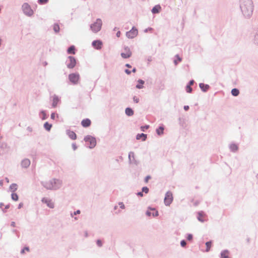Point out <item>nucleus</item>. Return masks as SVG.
Returning a JSON list of instances; mask_svg holds the SVG:
<instances>
[{"instance_id":"5","label":"nucleus","mask_w":258,"mask_h":258,"mask_svg":"<svg viewBox=\"0 0 258 258\" xmlns=\"http://www.w3.org/2000/svg\"><path fill=\"white\" fill-rule=\"evenodd\" d=\"M84 140L86 142L89 143L90 145L88 146V147L90 149H92V148H94L96 145V140L95 138H94L91 136L87 135V136H85L84 139Z\"/></svg>"},{"instance_id":"61","label":"nucleus","mask_w":258,"mask_h":258,"mask_svg":"<svg viewBox=\"0 0 258 258\" xmlns=\"http://www.w3.org/2000/svg\"><path fill=\"white\" fill-rule=\"evenodd\" d=\"M55 118V113H52L51 114V118L52 119H54Z\"/></svg>"},{"instance_id":"4","label":"nucleus","mask_w":258,"mask_h":258,"mask_svg":"<svg viewBox=\"0 0 258 258\" xmlns=\"http://www.w3.org/2000/svg\"><path fill=\"white\" fill-rule=\"evenodd\" d=\"M102 24L101 20L97 19L95 23L91 25L90 28L94 32L97 33L101 30Z\"/></svg>"},{"instance_id":"9","label":"nucleus","mask_w":258,"mask_h":258,"mask_svg":"<svg viewBox=\"0 0 258 258\" xmlns=\"http://www.w3.org/2000/svg\"><path fill=\"white\" fill-rule=\"evenodd\" d=\"M138 33L137 29L135 27H133L132 29L126 33V36L128 38H135Z\"/></svg>"},{"instance_id":"25","label":"nucleus","mask_w":258,"mask_h":258,"mask_svg":"<svg viewBox=\"0 0 258 258\" xmlns=\"http://www.w3.org/2000/svg\"><path fill=\"white\" fill-rule=\"evenodd\" d=\"M67 52L69 54H75V46L74 45H72V46H70L67 50Z\"/></svg>"},{"instance_id":"16","label":"nucleus","mask_w":258,"mask_h":258,"mask_svg":"<svg viewBox=\"0 0 258 258\" xmlns=\"http://www.w3.org/2000/svg\"><path fill=\"white\" fill-rule=\"evenodd\" d=\"M220 258H230L229 256V251L226 249L221 252Z\"/></svg>"},{"instance_id":"20","label":"nucleus","mask_w":258,"mask_h":258,"mask_svg":"<svg viewBox=\"0 0 258 258\" xmlns=\"http://www.w3.org/2000/svg\"><path fill=\"white\" fill-rule=\"evenodd\" d=\"M147 136L146 134H143V133L138 134L136 136V139L137 140H140L141 138H142V141H145L146 140V139H147Z\"/></svg>"},{"instance_id":"55","label":"nucleus","mask_w":258,"mask_h":258,"mask_svg":"<svg viewBox=\"0 0 258 258\" xmlns=\"http://www.w3.org/2000/svg\"><path fill=\"white\" fill-rule=\"evenodd\" d=\"M81 213L80 210H78L74 212V215H76L77 214H79Z\"/></svg>"},{"instance_id":"41","label":"nucleus","mask_w":258,"mask_h":258,"mask_svg":"<svg viewBox=\"0 0 258 258\" xmlns=\"http://www.w3.org/2000/svg\"><path fill=\"white\" fill-rule=\"evenodd\" d=\"M29 251V248L28 247H25L23 249H22L21 250V254H23L25 252V251Z\"/></svg>"},{"instance_id":"46","label":"nucleus","mask_w":258,"mask_h":258,"mask_svg":"<svg viewBox=\"0 0 258 258\" xmlns=\"http://www.w3.org/2000/svg\"><path fill=\"white\" fill-rule=\"evenodd\" d=\"M118 205L120 206V208H121L122 209H123L125 208L124 205L122 202H119Z\"/></svg>"},{"instance_id":"57","label":"nucleus","mask_w":258,"mask_h":258,"mask_svg":"<svg viewBox=\"0 0 258 258\" xmlns=\"http://www.w3.org/2000/svg\"><path fill=\"white\" fill-rule=\"evenodd\" d=\"M137 195L140 197H143V192L142 191L138 192L137 193Z\"/></svg>"},{"instance_id":"11","label":"nucleus","mask_w":258,"mask_h":258,"mask_svg":"<svg viewBox=\"0 0 258 258\" xmlns=\"http://www.w3.org/2000/svg\"><path fill=\"white\" fill-rule=\"evenodd\" d=\"M41 201L43 203H45L49 208L53 209L54 207V204L51 200L43 198Z\"/></svg>"},{"instance_id":"40","label":"nucleus","mask_w":258,"mask_h":258,"mask_svg":"<svg viewBox=\"0 0 258 258\" xmlns=\"http://www.w3.org/2000/svg\"><path fill=\"white\" fill-rule=\"evenodd\" d=\"M96 244L99 247H101L102 246V242L100 239H98L96 241Z\"/></svg>"},{"instance_id":"42","label":"nucleus","mask_w":258,"mask_h":258,"mask_svg":"<svg viewBox=\"0 0 258 258\" xmlns=\"http://www.w3.org/2000/svg\"><path fill=\"white\" fill-rule=\"evenodd\" d=\"M193 236L191 234H188L187 236V239L189 241H190L192 239Z\"/></svg>"},{"instance_id":"34","label":"nucleus","mask_w":258,"mask_h":258,"mask_svg":"<svg viewBox=\"0 0 258 258\" xmlns=\"http://www.w3.org/2000/svg\"><path fill=\"white\" fill-rule=\"evenodd\" d=\"M40 113L42 115L41 117V119L42 120H45L47 118V115L46 113H45V111L42 110L40 112Z\"/></svg>"},{"instance_id":"2","label":"nucleus","mask_w":258,"mask_h":258,"mask_svg":"<svg viewBox=\"0 0 258 258\" xmlns=\"http://www.w3.org/2000/svg\"><path fill=\"white\" fill-rule=\"evenodd\" d=\"M41 184L47 189L57 190L61 186L62 181L58 179L53 178L48 181H41Z\"/></svg>"},{"instance_id":"62","label":"nucleus","mask_w":258,"mask_h":258,"mask_svg":"<svg viewBox=\"0 0 258 258\" xmlns=\"http://www.w3.org/2000/svg\"><path fill=\"white\" fill-rule=\"evenodd\" d=\"M120 32L119 31H118L117 33H116V36L117 37H120Z\"/></svg>"},{"instance_id":"37","label":"nucleus","mask_w":258,"mask_h":258,"mask_svg":"<svg viewBox=\"0 0 258 258\" xmlns=\"http://www.w3.org/2000/svg\"><path fill=\"white\" fill-rule=\"evenodd\" d=\"M149 189L148 187L144 186V187H142V191L143 192H145V194H147V193L149 192Z\"/></svg>"},{"instance_id":"47","label":"nucleus","mask_w":258,"mask_h":258,"mask_svg":"<svg viewBox=\"0 0 258 258\" xmlns=\"http://www.w3.org/2000/svg\"><path fill=\"white\" fill-rule=\"evenodd\" d=\"M152 215L153 217H156L158 216V212L157 211H155L154 212L152 213Z\"/></svg>"},{"instance_id":"49","label":"nucleus","mask_w":258,"mask_h":258,"mask_svg":"<svg viewBox=\"0 0 258 258\" xmlns=\"http://www.w3.org/2000/svg\"><path fill=\"white\" fill-rule=\"evenodd\" d=\"M194 83H195L194 80H190V81L188 82V83L187 85L191 86V85H192L194 84Z\"/></svg>"},{"instance_id":"32","label":"nucleus","mask_w":258,"mask_h":258,"mask_svg":"<svg viewBox=\"0 0 258 258\" xmlns=\"http://www.w3.org/2000/svg\"><path fill=\"white\" fill-rule=\"evenodd\" d=\"M10 188L13 191H15L17 189V184L16 183H12L10 185Z\"/></svg>"},{"instance_id":"45","label":"nucleus","mask_w":258,"mask_h":258,"mask_svg":"<svg viewBox=\"0 0 258 258\" xmlns=\"http://www.w3.org/2000/svg\"><path fill=\"white\" fill-rule=\"evenodd\" d=\"M133 100L136 103H137L139 102V99L136 96H134L133 97Z\"/></svg>"},{"instance_id":"22","label":"nucleus","mask_w":258,"mask_h":258,"mask_svg":"<svg viewBox=\"0 0 258 258\" xmlns=\"http://www.w3.org/2000/svg\"><path fill=\"white\" fill-rule=\"evenodd\" d=\"M229 148L231 151L235 152L238 149V146L235 144H231L229 146Z\"/></svg>"},{"instance_id":"56","label":"nucleus","mask_w":258,"mask_h":258,"mask_svg":"<svg viewBox=\"0 0 258 258\" xmlns=\"http://www.w3.org/2000/svg\"><path fill=\"white\" fill-rule=\"evenodd\" d=\"M146 214L148 216H150L152 215V213L150 211L148 210V211H146Z\"/></svg>"},{"instance_id":"44","label":"nucleus","mask_w":258,"mask_h":258,"mask_svg":"<svg viewBox=\"0 0 258 258\" xmlns=\"http://www.w3.org/2000/svg\"><path fill=\"white\" fill-rule=\"evenodd\" d=\"M151 176H150V175H148V176H147L145 177L144 181H145V182L146 183H147V182H148V180H149L150 179H151Z\"/></svg>"},{"instance_id":"64","label":"nucleus","mask_w":258,"mask_h":258,"mask_svg":"<svg viewBox=\"0 0 258 258\" xmlns=\"http://www.w3.org/2000/svg\"><path fill=\"white\" fill-rule=\"evenodd\" d=\"M11 225L12 227H15V222H12L11 223Z\"/></svg>"},{"instance_id":"6","label":"nucleus","mask_w":258,"mask_h":258,"mask_svg":"<svg viewBox=\"0 0 258 258\" xmlns=\"http://www.w3.org/2000/svg\"><path fill=\"white\" fill-rule=\"evenodd\" d=\"M66 64L69 69H73L76 64V60L74 56H69L66 61Z\"/></svg>"},{"instance_id":"8","label":"nucleus","mask_w":258,"mask_h":258,"mask_svg":"<svg viewBox=\"0 0 258 258\" xmlns=\"http://www.w3.org/2000/svg\"><path fill=\"white\" fill-rule=\"evenodd\" d=\"M173 201L172 194L171 191H168L165 196L164 204L166 206H169Z\"/></svg>"},{"instance_id":"17","label":"nucleus","mask_w":258,"mask_h":258,"mask_svg":"<svg viewBox=\"0 0 258 258\" xmlns=\"http://www.w3.org/2000/svg\"><path fill=\"white\" fill-rule=\"evenodd\" d=\"M67 134L71 139L76 140L77 139V135L74 131L67 130Z\"/></svg>"},{"instance_id":"39","label":"nucleus","mask_w":258,"mask_h":258,"mask_svg":"<svg viewBox=\"0 0 258 258\" xmlns=\"http://www.w3.org/2000/svg\"><path fill=\"white\" fill-rule=\"evenodd\" d=\"M180 245L182 247H184L186 245V242L185 240H182L180 241Z\"/></svg>"},{"instance_id":"31","label":"nucleus","mask_w":258,"mask_h":258,"mask_svg":"<svg viewBox=\"0 0 258 258\" xmlns=\"http://www.w3.org/2000/svg\"><path fill=\"white\" fill-rule=\"evenodd\" d=\"M53 30L55 33H58L59 31V26L57 24H54L53 26Z\"/></svg>"},{"instance_id":"19","label":"nucleus","mask_w":258,"mask_h":258,"mask_svg":"<svg viewBox=\"0 0 258 258\" xmlns=\"http://www.w3.org/2000/svg\"><path fill=\"white\" fill-rule=\"evenodd\" d=\"M161 9V7L160 5H156L154 6L152 9V13L153 14H157L160 12V10Z\"/></svg>"},{"instance_id":"26","label":"nucleus","mask_w":258,"mask_h":258,"mask_svg":"<svg viewBox=\"0 0 258 258\" xmlns=\"http://www.w3.org/2000/svg\"><path fill=\"white\" fill-rule=\"evenodd\" d=\"M198 219L199 221L203 222H204V220L202 218V217L204 215V213L203 211H200L198 212Z\"/></svg>"},{"instance_id":"12","label":"nucleus","mask_w":258,"mask_h":258,"mask_svg":"<svg viewBox=\"0 0 258 258\" xmlns=\"http://www.w3.org/2000/svg\"><path fill=\"white\" fill-rule=\"evenodd\" d=\"M128 159L130 163H134L136 165L138 164V162L135 159V154L133 152H130L129 153Z\"/></svg>"},{"instance_id":"3","label":"nucleus","mask_w":258,"mask_h":258,"mask_svg":"<svg viewBox=\"0 0 258 258\" xmlns=\"http://www.w3.org/2000/svg\"><path fill=\"white\" fill-rule=\"evenodd\" d=\"M22 9L24 14L27 16L31 17L34 14L33 10L27 3L23 4Z\"/></svg>"},{"instance_id":"13","label":"nucleus","mask_w":258,"mask_h":258,"mask_svg":"<svg viewBox=\"0 0 258 258\" xmlns=\"http://www.w3.org/2000/svg\"><path fill=\"white\" fill-rule=\"evenodd\" d=\"M30 165V160L27 158L23 159L21 162V166L23 168H27Z\"/></svg>"},{"instance_id":"43","label":"nucleus","mask_w":258,"mask_h":258,"mask_svg":"<svg viewBox=\"0 0 258 258\" xmlns=\"http://www.w3.org/2000/svg\"><path fill=\"white\" fill-rule=\"evenodd\" d=\"M10 208V204H8L5 206L4 209H2V211L4 213H6L7 212L6 210Z\"/></svg>"},{"instance_id":"51","label":"nucleus","mask_w":258,"mask_h":258,"mask_svg":"<svg viewBox=\"0 0 258 258\" xmlns=\"http://www.w3.org/2000/svg\"><path fill=\"white\" fill-rule=\"evenodd\" d=\"M124 50L126 51V53L131 52V51L130 50V49L127 46L124 47Z\"/></svg>"},{"instance_id":"15","label":"nucleus","mask_w":258,"mask_h":258,"mask_svg":"<svg viewBox=\"0 0 258 258\" xmlns=\"http://www.w3.org/2000/svg\"><path fill=\"white\" fill-rule=\"evenodd\" d=\"M91 121L88 118L84 119L81 121V124L84 127H89L91 125Z\"/></svg>"},{"instance_id":"27","label":"nucleus","mask_w":258,"mask_h":258,"mask_svg":"<svg viewBox=\"0 0 258 258\" xmlns=\"http://www.w3.org/2000/svg\"><path fill=\"white\" fill-rule=\"evenodd\" d=\"M132 52H129L127 53L122 52L121 53V56L123 58H127L130 57L132 56Z\"/></svg>"},{"instance_id":"28","label":"nucleus","mask_w":258,"mask_h":258,"mask_svg":"<svg viewBox=\"0 0 258 258\" xmlns=\"http://www.w3.org/2000/svg\"><path fill=\"white\" fill-rule=\"evenodd\" d=\"M231 94L233 96H237L239 94V91L237 88L232 89L231 90Z\"/></svg>"},{"instance_id":"53","label":"nucleus","mask_w":258,"mask_h":258,"mask_svg":"<svg viewBox=\"0 0 258 258\" xmlns=\"http://www.w3.org/2000/svg\"><path fill=\"white\" fill-rule=\"evenodd\" d=\"M124 72H125L126 74H127V75H130V74H131V71H130V70H128V69H125V70H124Z\"/></svg>"},{"instance_id":"30","label":"nucleus","mask_w":258,"mask_h":258,"mask_svg":"<svg viewBox=\"0 0 258 258\" xmlns=\"http://www.w3.org/2000/svg\"><path fill=\"white\" fill-rule=\"evenodd\" d=\"M206 251L208 252L210 250L211 247L212 246V241H209L207 242L206 243Z\"/></svg>"},{"instance_id":"63","label":"nucleus","mask_w":258,"mask_h":258,"mask_svg":"<svg viewBox=\"0 0 258 258\" xmlns=\"http://www.w3.org/2000/svg\"><path fill=\"white\" fill-rule=\"evenodd\" d=\"M125 66L126 67L128 68H132V66H131L130 64H128V63H126V64H125Z\"/></svg>"},{"instance_id":"21","label":"nucleus","mask_w":258,"mask_h":258,"mask_svg":"<svg viewBox=\"0 0 258 258\" xmlns=\"http://www.w3.org/2000/svg\"><path fill=\"white\" fill-rule=\"evenodd\" d=\"M125 114L128 116H131L134 115V110L130 107H127L125 110Z\"/></svg>"},{"instance_id":"35","label":"nucleus","mask_w":258,"mask_h":258,"mask_svg":"<svg viewBox=\"0 0 258 258\" xmlns=\"http://www.w3.org/2000/svg\"><path fill=\"white\" fill-rule=\"evenodd\" d=\"M254 42L255 44L258 45V32L256 31V34L254 36Z\"/></svg>"},{"instance_id":"7","label":"nucleus","mask_w":258,"mask_h":258,"mask_svg":"<svg viewBox=\"0 0 258 258\" xmlns=\"http://www.w3.org/2000/svg\"><path fill=\"white\" fill-rule=\"evenodd\" d=\"M70 81L73 84H77L80 79V75L78 73H72L69 75Z\"/></svg>"},{"instance_id":"36","label":"nucleus","mask_w":258,"mask_h":258,"mask_svg":"<svg viewBox=\"0 0 258 258\" xmlns=\"http://www.w3.org/2000/svg\"><path fill=\"white\" fill-rule=\"evenodd\" d=\"M192 89L191 87V86L187 85L186 86V91L187 93H191L192 92Z\"/></svg>"},{"instance_id":"59","label":"nucleus","mask_w":258,"mask_h":258,"mask_svg":"<svg viewBox=\"0 0 258 258\" xmlns=\"http://www.w3.org/2000/svg\"><path fill=\"white\" fill-rule=\"evenodd\" d=\"M23 206V204L22 203H20L18 205V209H21Z\"/></svg>"},{"instance_id":"23","label":"nucleus","mask_w":258,"mask_h":258,"mask_svg":"<svg viewBox=\"0 0 258 258\" xmlns=\"http://www.w3.org/2000/svg\"><path fill=\"white\" fill-rule=\"evenodd\" d=\"M138 82L139 84H137L136 85V87L137 89H139L143 88L144 86H143V85L145 83V81L142 79H139V80H138Z\"/></svg>"},{"instance_id":"50","label":"nucleus","mask_w":258,"mask_h":258,"mask_svg":"<svg viewBox=\"0 0 258 258\" xmlns=\"http://www.w3.org/2000/svg\"><path fill=\"white\" fill-rule=\"evenodd\" d=\"M72 148L74 150H76L77 149V146L75 143L72 144Z\"/></svg>"},{"instance_id":"14","label":"nucleus","mask_w":258,"mask_h":258,"mask_svg":"<svg viewBox=\"0 0 258 258\" xmlns=\"http://www.w3.org/2000/svg\"><path fill=\"white\" fill-rule=\"evenodd\" d=\"M199 87L204 92H207L210 88V86L209 85L202 83L199 84Z\"/></svg>"},{"instance_id":"52","label":"nucleus","mask_w":258,"mask_h":258,"mask_svg":"<svg viewBox=\"0 0 258 258\" xmlns=\"http://www.w3.org/2000/svg\"><path fill=\"white\" fill-rule=\"evenodd\" d=\"M153 29L152 28H151V27H149L147 29H146L145 30H144V32H148L149 31H152Z\"/></svg>"},{"instance_id":"60","label":"nucleus","mask_w":258,"mask_h":258,"mask_svg":"<svg viewBox=\"0 0 258 258\" xmlns=\"http://www.w3.org/2000/svg\"><path fill=\"white\" fill-rule=\"evenodd\" d=\"M27 130L28 131L30 132H32V128L30 126H28L27 128Z\"/></svg>"},{"instance_id":"33","label":"nucleus","mask_w":258,"mask_h":258,"mask_svg":"<svg viewBox=\"0 0 258 258\" xmlns=\"http://www.w3.org/2000/svg\"><path fill=\"white\" fill-rule=\"evenodd\" d=\"M11 198L12 200L15 201H17L19 199L18 195L16 193H12L11 195Z\"/></svg>"},{"instance_id":"24","label":"nucleus","mask_w":258,"mask_h":258,"mask_svg":"<svg viewBox=\"0 0 258 258\" xmlns=\"http://www.w3.org/2000/svg\"><path fill=\"white\" fill-rule=\"evenodd\" d=\"M164 126H160L158 128H157L156 130V133L158 135L161 136L164 133Z\"/></svg>"},{"instance_id":"48","label":"nucleus","mask_w":258,"mask_h":258,"mask_svg":"<svg viewBox=\"0 0 258 258\" xmlns=\"http://www.w3.org/2000/svg\"><path fill=\"white\" fill-rule=\"evenodd\" d=\"M175 57L177 58V60H178L179 62H180L182 60V58L179 56L178 54H176L175 55Z\"/></svg>"},{"instance_id":"1","label":"nucleus","mask_w":258,"mask_h":258,"mask_svg":"<svg viewBox=\"0 0 258 258\" xmlns=\"http://www.w3.org/2000/svg\"><path fill=\"white\" fill-rule=\"evenodd\" d=\"M240 8L243 16L246 18H249L253 11L252 0H239Z\"/></svg>"},{"instance_id":"18","label":"nucleus","mask_w":258,"mask_h":258,"mask_svg":"<svg viewBox=\"0 0 258 258\" xmlns=\"http://www.w3.org/2000/svg\"><path fill=\"white\" fill-rule=\"evenodd\" d=\"M60 101L58 97L55 95H54L53 97V101L52 104V107L55 108L58 102Z\"/></svg>"},{"instance_id":"58","label":"nucleus","mask_w":258,"mask_h":258,"mask_svg":"<svg viewBox=\"0 0 258 258\" xmlns=\"http://www.w3.org/2000/svg\"><path fill=\"white\" fill-rule=\"evenodd\" d=\"M189 107L188 105H185V106H184V107H183L184 110H185V111H187L189 109Z\"/></svg>"},{"instance_id":"10","label":"nucleus","mask_w":258,"mask_h":258,"mask_svg":"<svg viewBox=\"0 0 258 258\" xmlns=\"http://www.w3.org/2000/svg\"><path fill=\"white\" fill-rule=\"evenodd\" d=\"M92 45L95 48L99 50L101 48L102 42L100 40H96L92 42Z\"/></svg>"},{"instance_id":"29","label":"nucleus","mask_w":258,"mask_h":258,"mask_svg":"<svg viewBox=\"0 0 258 258\" xmlns=\"http://www.w3.org/2000/svg\"><path fill=\"white\" fill-rule=\"evenodd\" d=\"M44 127L46 131H49L52 127V124L49 123L48 122H46L44 124Z\"/></svg>"},{"instance_id":"38","label":"nucleus","mask_w":258,"mask_h":258,"mask_svg":"<svg viewBox=\"0 0 258 258\" xmlns=\"http://www.w3.org/2000/svg\"><path fill=\"white\" fill-rule=\"evenodd\" d=\"M48 0H38V3L40 5L46 4Z\"/></svg>"},{"instance_id":"54","label":"nucleus","mask_w":258,"mask_h":258,"mask_svg":"<svg viewBox=\"0 0 258 258\" xmlns=\"http://www.w3.org/2000/svg\"><path fill=\"white\" fill-rule=\"evenodd\" d=\"M149 125H146L144 126H142L141 127L142 131H144V128L148 129L149 128Z\"/></svg>"}]
</instances>
